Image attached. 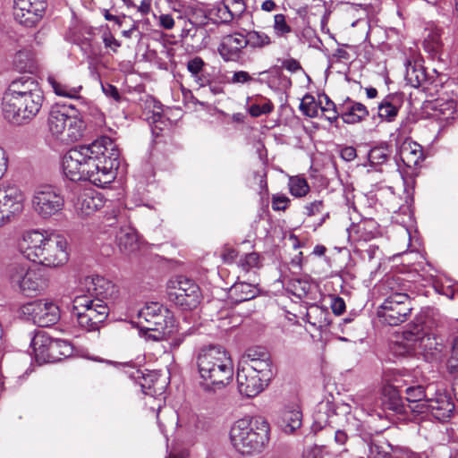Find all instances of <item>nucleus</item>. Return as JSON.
<instances>
[{
    "label": "nucleus",
    "mask_w": 458,
    "mask_h": 458,
    "mask_svg": "<svg viewBox=\"0 0 458 458\" xmlns=\"http://www.w3.org/2000/svg\"><path fill=\"white\" fill-rule=\"evenodd\" d=\"M233 450L243 457L260 454L270 439L269 424L259 417H246L237 420L229 432Z\"/></svg>",
    "instance_id": "20e7f679"
},
{
    "label": "nucleus",
    "mask_w": 458,
    "mask_h": 458,
    "mask_svg": "<svg viewBox=\"0 0 458 458\" xmlns=\"http://www.w3.org/2000/svg\"><path fill=\"white\" fill-rule=\"evenodd\" d=\"M67 249L65 237L55 233L27 231L18 241V250L23 257L50 267L63 266L68 261Z\"/></svg>",
    "instance_id": "f257e3e1"
},
{
    "label": "nucleus",
    "mask_w": 458,
    "mask_h": 458,
    "mask_svg": "<svg viewBox=\"0 0 458 458\" xmlns=\"http://www.w3.org/2000/svg\"><path fill=\"white\" fill-rule=\"evenodd\" d=\"M239 266L244 272L259 267V255L256 252L246 254L240 259Z\"/></svg>",
    "instance_id": "6e6d98bb"
},
{
    "label": "nucleus",
    "mask_w": 458,
    "mask_h": 458,
    "mask_svg": "<svg viewBox=\"0 0 458 458\" xmlns=\"http://www.w3.org/2000/svg\"><path fill=\"white\" fill-rule=\"evenodd\" d=\"M204 65L205 63L200 57H195L190 60L187 64L188 71L191 73V75L194 77L195 81L198 82L199 86L204 85V81L200 76Z\"/></svg>",
    "instance_id": "603ef678"
},
{
    "label": "nucleus",
    "mask_w": 458,
    "mask_h": 458,
    "mask_svg": "<svg viewBox=\"0 0 458 458\" xmlns=\"http://www.w3.org/2000/svg\"><path fill=\"white\" fill-rule=\"evenodd\" d=\"M448 369L452 373H458V336L453 344V355L448 360Z\"/></svg>",
    "instance_id": "e2e57ef3"
},
{
    "label": "nucleus",
    "mask_w": 458,
    "mask_h": 458,
    "mask_svg": "<svg viewBox=\"0 0 458 458\" xmlns=\"http://www.w3.org/2000/svg\"><path fill=\"white\" fill-rule=\"evenodd\" d=\"M114 141L107 136H102L89 145H86L88 157L85 164V181H89L93 173L97 162L101 163V158L106 156V151H114Z\"/></svg>",
    "instance_id": "a211bd4d"
},
{
    "label": "nucleus",
    "mask_w": 458,
    "mask_h": 458,
    "mask_svg": "<svg viewBox=\"0 0 458 458\" xmlns=\"http://www.w3.org/2000/svg\"><path fill=\"white\" fill-rule=\"evenodd\" d=\"M7 278L11 287L26 297L40 295L48 286V278L44 269L25 264L10 265Z\"/></svg>",
    "instance_id": "423d86ee"
},
{
    "label": "nucleus",
    "mask_w": 458,
    "mask_h": 458,
    "mask_svg": "<svg viewBox=\"0 0 458 458\" xmlns=\"http://www.w3.org/2000/svg\"><path fill=\"white\" fill-rule=\"evenodd\" d=\"M382 395V404L386 409L398 413L403 411V400L395 386L390 385L385 386Z\"/></svg>",
    "instance_id": "473e14b6"
},
{
    "label": "nucleus",
    "mask_w": 458,
    "mask_h": 458,
    "mask_svg": "<svg viewBox=\"0 0 458 458\" xmlns=\"http://www.w3.org/2000/svg\"><path fill=\"white\" fill-rule=\"evenodd\" d=\"M86 145L71 148L63 157L62 167L64 175L71 181H85V164L88 157Z\"/></svg>",
    "instance_id": "2eb2a0df"
},
{
    "label": "nucleus",
    "mask_w": 458,
    "mask_h": 458,
    "mask_svg": "<svg viewBox=\"0 0 458 458\" xmlns=\"http://www.w3.org/2000/svg\"><path fill=\"white\" fill-rule=\"evenodd\" d=\"M273 30L277 37H285L292 32V28L287 23L284 14L277 13L274 15Z\"/></svg>",
    "instance_id": "3c124183"
},
{
    "label": "nucleus",
    "mask_w": 458,
    "mask_h": 458,
    "mask_svg": "<svg viewBox=\"0 0 458 458\" xmlns=\"http://www.w3.org/2000/svg\"><path fill=\"white\" fill-rule=\"evenodd\" d=\"M247 47L245 37L242 33H233L225 36L218 46V53L225 62H236Z\"/></svg>",
    "instance_id": "6ab92c4d"
},
{
    "label": "nucleus",
    "mask_w": 458,
    "mask_h": 458,
    "mask_svg": "<svg viewBox=\"0 0 458 458\" xmlns=\"http://www.w3.org/2000/svg\"><path fill=\"white\" fill-rule=\"evenodd\" d=\"M73 313L77 317L79 326L86 331H96L99 328V325L95 323L85 311L73 310Z\"/></svg>",
    "instance_id": "5fc2aeb1"
},
{
    "label": "nucleus",
    "mask_w": 458,
    "mask_h": 458,
    "mask_svg": "<svg viewBox=\"0 0 458 458\" xmlns=\"http://www.w3.org/2000/svg\"><path fill=\"white\" fill-rule=\"evenodd\" d=\"M434 391L433 386L429 385L426 388L422 386H409L405 389L406 400L409 403V408L411 411L424 413L421 404L429 398L431 392Z\"/></svg>",
    "instance_id": "393cba45"
},
{
    "label": "nucleus",
    "mask_w": 458,
    "mask_h": 458,
    "mask_svg": "<svg viewBox=\"0 0 458 458\" xmlns=\"http://www.w3.org/2000/svg\"><path fill=\"white\" fill-rule=\"evenodd\" d=\"M369 455L373 458H401L397 448H394L386 441H373L369 445Z\"/></svg>",
    "instance_id": "e433bc0d"
},
{
    "label": "nucleus",
    "mask_w": 458,
    "mask_h": 458,
    "mask_svg": "<svg viewBox=\"0 0 458 458\" xmlns=\"http://www.w3.org/2000/svg\"><path fill=\"white\" fill-rule=\"evenodd\" d=\"M116 240L120 250L125 254L134 252L139 247L137 234L129 227L121 229L116 235Z\"/></svg>",
    "instance_id": "f704fd0d"
},
{
    "label": "nucleus",
    "mask_w": 458,
    "mask_h": 458,
    "mask_svg": "<svg viewBox=\"0 0 458 458\" xmlns=\"http://www.w3.org/2000/svg\"><path fill=\"white\" fill-rule=\"evenodd\" d=\"M388 158V150L383 147L373 148L369 153V160L373 165L385 163Z\"/></svg>",
    "instance_id": "4d7b16f0"
},
{
    "label": "nucleus",
    "mask_w": 458,
    "mask_h": 458,
    "mask_svg": "<svg viewBox=\"0 0 458 458\" xmlns=\"http://www.w3.org/2000/svg\"><path fill=\"white\" fill-rule=\"evenodd\" d=\"M405 78L407 81L415 88L420 87L427 80L423 67L416 64L411 65V64H409L406 68Z\"/></svg>",
    "instance_id": "c03bdc74"
},
{
    "label": "nucleus",
    "mask_w": 458,
    "mask_h": 458,
    "mask_svg": "<svg viewBox=\"0 0 458 458\" xmlns=\"http://www.w3.org/2000/svg\"><path fill=\"white\" fill-rule=\"evenodd\" d=\"M352 401L364 411H372L376 396L371 392H360L352 397Z\"/></svg>",
    "instance_id": "8fccbe9b"
},
{
    "label": "nucleus",
    "mask_w": 458,
    "mask_h": 458,
    "mask_svg": "<svg viewBox=\"0 0 458 458\" xmlns=\"http://www.w3.org/2000/svg\"><path fill=\"white\" fill-rule=\"evenodd\" d=\"M47 82L56 95L68 98L81 99L80 96L82 89L81 85H72L66 81L57 80L55 76H48Z\"/></svg>",
    "instance_id": "2f4dec72"
},
{
    "label": "nucleus",
    "mask_w": 458,
    "mask_h": 458,
    "mask_svg": "<svg viewBox=\"0 0 458 458\" xmlns=\"http://www.w3.org/2000/svg\"><path fill=\"white\" fill-rule=\"evenodd\" d=\"M104 205L100 194L92 190H85L78 194L74 201V208L82 216H88L101 208Z\"/></svg>",
    "instance_id": "4be33fe9"
},
{
    "label": "nucleus",
    "mask_w": 458,
    "mask_h": 458,
    "mask_svg": "<svg viewBox=\"0 0 458 458\" xmlns=\"http://www.w3.org/2000/svg\"><path fill=\"white\" fill-rule=\"evenodd\" d=\"M247 46L252 48H263L272 44L269 35L259 30H250L245 36Z\"/></svg>",
    "instance_id": "79ce46f5"
},
{
    "label": "nucleus",
    "mask_w": 458,
    "mask_h": 458,
    "mask_svg": "<svg viewBox=\"0 0 458 458\" xmlns=\"http://www.w3.org/2000/svg\"><path fill=\"white\" fill-rule=\"evenodd\" d=\"M426 113L433 119L440 123H448L454 119L455 103L449 99H434L425 104Z\"/></svg>",
    "instance_id": "5701e85b"
},
{
    "label": "nucleus",
    "mask_w": 458,
    "mask_h": 458,
    "mask_svg": "<svg viewBox=\"0 0 458 458\" xmlns=\"http://www.w3.org/2000/svg\"><path fill=\"white\" fill-rule=\"evenodd\" d=\"M322 98L325 102L323 103L322 100L319 101V109L325 119L330 123L336 122L340 116V110H337L335 104L327 95L324 94Z\"/></svg>",
    "instance_id": "de8ad7c7"
},
{
    "label": "nucleus",
    "mask_w": 458,
    "mask_h": 458,
    "mask_svg": "<svg viewBox=\"0 0 458 458\" xmlns=\"http://www.w3.org/2000/svg\"><path fill=\"white\" fill-rule=\"evenodd\" d=\"M72 110L71 106L55 105L48 114L49 131L63 141L73 142L82 136V122L70 114Z\"/></svg>",
    "instance_id": "0eeeda50"
},
{
    "label": "nucleus",
    "mask_w": 458,
    "mask_h": 458,
    "mask_svg": "<svg viewBox=\"0 0 458 458\" xmlns=\"http://www.w3.org/2000/svg\"><path fill=\"white\" fill-rule=\"evenodd\" d=\"M290 203V199L284 194H275L272 196V208L276 211H284Z\"/></svg>",
    "instance_id": "13d9d810"
},
{
    "label": "nucleus",
    "mask_w": 458,
    "mask_h": 458,
    "mask_svg": "<svg viewBox=\"0 0 458 458\" xmlns=\"http://www.w3.org/2000/svg\"><path fill=\"white\" fill-rule=\"evenodd\" d=\"M119 156V149L114 143V151H106V156L101 158V163H96L89 182L98 187H105L112 182L116 176Z\"/></svg>",
    "instance_id": "ddd939ff"
},
{
    "label": "nucleus",
    "mask_w": 458,
    "mask_h": 458,
    "mask_svg": "<svg viewBox=\"0 0 458 458\" xmlns=\"http://www.w3.org/2000/svg\"><path fill=\"white\" fill-rule=\"evenodd\" d=\"M25 196L16 185H0V227L19 216L24 208Z\"/></svg>",
    "instance_id": "9b49d317"
},
{
    "label": "nucleus",
    "mask_w": 458,
    "mask_h": 458,
    "mask_svg": "<svg viewBox=\"0 0 458 458\" xmlns=\"http://www.w3.org/2000/svg\"><path fill=\"white\" fill-rule=\"evenodd\" d=\"M200 386L205 391H216L227 386L233 377V365L228 352L220 346L201 349L196 358Z\"/></svg>",
    "instance_id": "39448f33"
},
{
    "label": "nucleus",
    "mask_w": 458,
    "mask_h": 458,
    "mask_svg": "<svg viewBox=\"0 0 458 458\" xmlns=\"http://www.w3.org/2000/svg\"><path fill=\"white\" fill-rule=\"evenodd\" d=\"M32 208L41 217L48 218L58 214L64 206V198L60 189L45 184L38 186L33 193Z\"/></svg>",
    "instance_id": "1a4fd4ad"
},
{
    "label": "nucleus",
    "mask_w": 458,
    "mask_h": 458,
    "mask_svg": "<svg viewBox=\"0 0 458 458\" xmlns=\"http://www.w3.org/2000/svg\"><path fill=\"white\" fill-rule=\"evenodd\" d=\"M405 286L401 277H387L379 287L385 299H394L395 295L407 294Z\"/></svg>",
    "instance_id": "c9c22d12"
},
{
    "label": "nucleus",
    "mask_w": 458,
    "mask_h": 458,
    "mask_svg": "<svg viewBox=\"0 0 458 458\" xmlns=\"http://www.w3.org/2000/svg\"><path fill=\"white\" fill-rule=\"evenodd\" d=\"M259 293L256 285L246 283L237 282L229 290L228 297L233 303H240L255 298Z\"/></svg>",
    "instance_id": "c756f323"
},
{
    "label": "nucleus",
    "mask_w": 458,
    "mask_h": 458,
    "mask_svg": "<svg viewBox=\"0 0 458 458\" xmlns=\"http://www.w3.org/2000/svg\"><path fill=\"white\" fill-rule=\"evenodd\" d=\"M377 109L378 117L383 121L391 123L395 120L400 105L394 97L387 96L378 104Z\"/></svg>",
    "instance_id": "72a5a7b5"
},
{
    "label": "nucleus",
    "mask_w": 458,
    "mask_h": 458,
    "mask_svg": "<svg viewBox=\"0 0 458 458\" xmlns=\"http://www.w3.org/2000/svg\"><path fill=\"white\" fill-rule=\"evenodd\" d=\"M302 423V412L298 404L293 403L284 407L280 418V427L285 433H293L300 428Z\"/></svg>",
    "instance_id": "bb28decb"
},
{
    "label": "nucleus",
    "mask_w": 458,
    "mask_h": 458,
    "mask_svg": "<svg viewBox=\"0 0 458 458\" xmlns=\"http://www.w3.org/2000/svg\"><path fill=\"white\" fill-rule=\"evenodd\" d=\"M13 65L20 71L32 73L37 69L34 54L30 50H20L13 57Z\"/></svg>",
    "instance_id": "4c0bfd02"
},
{
    "label": "nucleus",
    "mask_w": 458,
    "mask_h": 458,
    "mask_svg": "<svg viewBox=\"0 0 458 458\" xmlns=\"http://www.w3.org/2000/svg\"><path fill=\"white\" fill-rule=\"evenodd\" d=\"M329 313L327 310L318 306H310L306 313L307 322L316 328H322L329 324Z\"/></svg>",
    "instance_id": "58836bf2"
},
{
    "label": "nucleus",
    "mask_w": 458,
    "mask_h": 458,
    "mask_svg": "<svg viewBox=\"0 0 458 458\" xmlns=\"http://www.w3.org/2000/svg\"><path fill=\"white\" fill-rule=\"evenodd\" d=\"M305 214L309 216H312L320 214L324 210V203L322 200H315L307 204L304 207Z\"/></svg>",
    "instance_id": "0e129e2a"
},
{
    "label": "nucleus",
    "mask_w": 458,
    "mask_h": 458,
    "mask_svg": "<svg viewBox=\"0 0 458 458\" xmlns=\"http://www.w3.org/2000/svg\"><path fill=\"white\" fill-rule=\"evenodd\" d=\"M424 48L429 53H437L442 47L441 30L431 25L425 29Z\"/></svg>",
    "instance_id": "a19ab883"
},
{
    "label": "nucleus",
    "mask_w": 458,
    "mask_h": 458,
    "mask_svg": "<svg viewBox=\"0 0 458 458\" xmlns=\"http://www.w3.org/2000/svg\"><path fill=\"white\" fill-rule=\"evenodd\" d=\"M44 96H25L3 98V114L14 124H22L32 120L40 111Z\"/></svg>",
    "instance_id": "6e6552de"
},
{
    "label": "nucleus",
    "mask_w": 458,
    "mask_h": 458,
    "mask_svg": "<svg viewBox=\"0 0 458 458\" xmlns=\"http://www.w3.org/2000/svg\"><path fill=\"white\" fill-rule=\"evenodd\" d=\"M341 157L344 160L348 161V162L354 160L355 157H357V152H356L355 148H353L352 146L344 147L341 150Z\"/></svg>",
    "instance_id": "774afa93"
},
{
    "label": "nucleus",
    "mask_w": 458,
    "mask_h": 458,
    "mask_svg": "<svg viewBox=\"0 0 458 458\" xmlns=\"http://www.w3.org/2000/svg\"><path fill=\"white\" fill-rule=\"evenodd\" d=\"M329 406V402L320 403L318 404V409L314 415V423L312 425V428L315 431L321 430L329 423V414H327Z\"/></svg>",
    "instance_id": "49530a36"
},
{
    "label": "nucleus",
    "mask_w": 458,
    "mask_h": 458,
    "mask_svg": "<svg viewBox=\"0 0 458 458\" xmlns=\"http://www.w3.org/2000/svg\"><path fill=\"white\" fill-rule=\"evenodd\" d=\"M288 185L290 193L296 198L304 197L310 191L307 180L301 176L290 177Z\"/></svg>",
    "instance_id": "a18cd8bd"
},
{
    "label": "nucleus",
    "mask_w": 458,
    "mask_h": 458,
    "mask_svg": "<svg viewBox=\"0 0 458 458\" xmlns=\"http://www.w3.org/2000/svg\"><path fill=\"white\" fill-rule=\"evenodd\" d=\"M253 81V78L246 71L234 72L233 76L228 79V82L231 84H245Z\"/></svg>",
    "instance_id": "052dcab7"
},
{
    "label": "nucleus",
    "mask_w": 458,
    "mask_h": 458,
    "mask_svg": "<svg viewBox=\"0 0 458 458\" xmlns=\"http://www.w3.org/2000/svg\"><path fill=\"white\" fill-rule=\"evenodd\" d=\"M170 296H174L177 305L191 310L199 303V288L191 279L179 276L176 280V285L174 286V292L170 293Z\"/></svg>",
    "instance_id": "f3484780"
},
{
    "label": "nucleus",
    "mask_w": 458,
    "mask_h": 458,
    "mask_svg": "<svg viewBox=\"0 0 458 458\" xmlns=\"http://www.w3.org/2000/svg\"><path fill=\"white\" fill-rule=\"evenodd\" d=\"M221 257L225 262H232L237 257V251L230 246H225L222 252Z\"/></svg>",
    "instance_id": "338daca9"
},
{
    "label": "nucleus",
    "mask_w": 458,
    "mask_h": 458,
    "mask_svg": "<svg viewBox=\"0 0 458 458\" xmlns=\"http://www.w3.org/2000/svg\"><path fill=\"white\" fill-rule=\"evenodd\" d=\"M331 309L335 315H341L345 310V302L339 296H333L331 300Z\"/></svg>",
    "instance_id": "69168bd1"
},
{
    "label": "nucleus",
    "mask_w": 458,
    "mask_h": 458,
    "mask_svg": "<svg viewBox=\"0 0 458 458\" xmlns=\"http://www.w3.org/2000/svg\"><path fill=\"white\" fill-rule=\"evenodd\" d=\"M349 238L353 241L369 242L377 234V223L372 219H366L352 226L349 230Z\"/></svg>",
    "instance_id": "c85d7f7f"
},
{
    "label": "nucleus",
    "mask_w": 458,
    "mask_h": 458,
    "mask_svg": "<svg viewBox=\"0 0 458 458\" xmlns=\"http://www.w3.org/2000/svg\"><path fill=\"white\" fill-rule=\"evenodd\" d=\"M101 89H102L103 93L107 98H113L117 103L121 101L122 97L119 93L118 89L115 86H114L110 83H102Z\"/></svg>",
    "instance_id": "680f3d73"
},
{
    "label": "nucleus",
    "mask_w": 458,
    "mask_h": 458,
    "mask_svg": "<svg viewBox=\"0 0 458 458\" xmlns=\"http://www.w3.org/2000/svg\"><path fill=\"white\" fill-rule=\"evenodd\" d=\"M246 8L244 0H223V6L218 8L219 17L224 22H229L240 19Z\"/></svg>",
    "instance_id": "7c9ffc66"
},
{
    "label": "nucleus",
    "mask_w": 458,
    "mask_h": 458,
    "mask_svg": "<svg viewBox=\"0 0 458 458\" xmlns=\"http://www.w3.org/2000/svg\"><path fill=\"white\" fill-rule=\"evenodd\" d=\"M20 315L26 320H30L38 327H49L60 318L59 307L47 300H35L21 305Z\"/></svg>",
    "instance_id": "9d476101"
},
{
    "label": "nucleus",
    "mask_w": 458,
    "mask_h": 458,
    "mask_svg": "<svg viewBox=\"0 0 458 458\" xmlns=\"http://www.w3.org/2000/svg\"><path fill=\"white\" fill-rule=\"evenodd\" d=\"M399 157L407 167H415L423 160L422 147L415 141L406 140L400 146Z\"/></svg>",
    "instance_id": "a878e982"
},
{
    "label": "nucleus",
    "mask_w": 458,
    "mask_h": 458,
    "mask_svg": "<svg viewBox=\"0 0 458 458\" xmlns=\"http://www.w3.org/2000/svg\"><path fill=\"white\" fill-rule=\"evenodd\" d=\"M141 328L147 332L155 333L153 335H148L149 338L159 340L166 338V336H169L171 334H173L174 326L169 310L165 309V311H160L158 314L153 317L152 319L148 320L146 325H142Z\"/></svg>",
    "instance_id": "aec40b11"
},
{
    "label": "nucleus",
    "mask_w": 458,
    "mask_h": 458,
    "mask_svg": "<svg viewBox=\"0 0 458 458\" xmlns=\"http://www.w3.org/2000/svg\"><path fill=\"white\" fill-rule=\"evenodd\" d=\"M46 7L45 0H14L13 15L19 23L33 27L43 17Z\"/></svg>",
    "instance_id": "4468645a"
},
{
    "label": "nucleus",
    "mask_w": 458,
    "mask_h": 458,
    "mask_svg": "<svg viewBox=\"0 0 458 458\" xmlns=\"http://www.w3.org/2000/svg\"><path fill=\"white\" fill-rule=\"evenodd\" d=\"M404 338L408 342H419V345L420 348L424 350H437V346L440 344L436 336L433 335L431 337L430 335H423L422 336L415 335L411 332H405L404 333Z\"/></svg>",
    "instance_id": "37998d69"
},
{
    "label": "nucleus",
    "mask_w": 458,
    "mask_h": 458,
    "mask_svg": "<svg viewBox=\"0 0 458 458\" xmlns=\"http://www.w3.org/2000/svg\"><path fill=\"white\" fill-rule=\"evenodd\" d=\"M421 405L420 408L424 409V413H429L440 421L448 420L454 411V403L451 396L441 391L431 392L429 398Z\"/></svg>",
    "instance_id": "dca6fc26"
},
{
    "label": "nucleus",
    "mask_w": 458,
    "mask_h": 458,
    "mask_svg": "<svg viewBox=\"0 0 458 458\" xmlns=\"http://www.w3.org/2000/svg\"><path fill=\"white\" fill-rule=\"evenodd\" d=\"M52 337L44 331H38L31 340L30 346L34 357L38 363H47L49 360V347Z\"/></svg>",
    "instance_id": "cd10ccee"
},
{
    "label": "nucleus",
    "mask_w": 458,
    "mask_h": 458,
    "mask_svg": "<svg viewBox=\"0 0 458 458\" xmlns=\"http://www.w3.org/2000/svg\"><path fill=\"white\" fill-rule=\"evenodd\" d=\"M300 108L305 115L310 118L318 116L319 106L312 96H305L301 103Z\"/></svg>",
    "instance_id": "864d4df0"
},
{
    "label": "nucleus",
    "mask_w": 458,
    "mask_h": 458,
    "mask_svg": "<svg viewBox=\"0 0 458 458\" xmlns=\"http://www.w3.org/2000/svg\"><path fill=\"white\" fill-rule=\"evenodd\" d=\"M114 292L115 286L106 278L100 276H86L80 282L72 310L85 311L95 323L100 325L109 310L104 299L112 297Z\"/></svg>",
    "instance_id": "7ed1b4c3"
},
{
    "label": "nucleus",
    "mask_w": 458,
    "mask_h": 458,
    "mask_svg": "<svg viewBox=\"0 0 458 458\" xmlns=\"http://www.w3.org/2000/svg\"><path fill=\"white\" fill-rule=\"evenodd\" d=\"M160 311H165V308H164L162 304L158 302L147 303L144 308L139 311V318L140 319V323L141 326L143 325L142 320H144L145 323H148V320L152 319V318Z\"/></svg>",
    "instance_id": "09e8293b"
},
{
    "label": "nucleus",
    "mask_w": 458,
    "mask_h": 458,
    "mask_svg": "<svg viewBox=\"0 0 458 458\" xmlns=\"http://www.w3.org/2000/svg\"><path fill=\"white\" fill-rule=\"evenodd\" d=\"M102 40L105 47L111 48L114 53L117 52L121 47V43L113 36L109 30H106L102 34Z\"/></svg>",
    "instance_id": "bf43d9fd"
},
{
    "label": "nucleus",
    "mask_w": 458,
    "mask_h": 458,
    "mask_svg": "<svg viewBox=\"0 0 458 458\" xmlns=\"http://www.w3.org/2000/svg\"><path fill=\"white\" fill-rule=\"evenodd\" d=\"M412 310L408 294L395 295L394 299H385L379 306L377 315L389 326H398L405 322Z\"/></svg>",
    "instance_id": "f8f14e48"
},
{
    "label": "nucleus",
    "mask_w": 458,
    "mask_h": 458,
    "mask_svg": "<svg viewBox=\"0 0 458 458\" xmlns=\"http://www.w3.org/2000/svg\"><path fill=\"white\" fill-rule=\"evenodd\" d=\"M274 376L269 352L262 347L250 348L237 368V385L241 394L255 397L268 386Z\"/></svg>",
    "instance_id": "f03ea898"
},
{
    "label": "nucleus",
    "mask_w": 458,
    "mask_h": 458,
    "mask_svg": "<svg viewBox=\"0 0 458 458\" xmlns=\"http://www.w3.org/2000/svg\"><path fill=\"white\" fill-rule=\"evenodd\" d=\"M49 352L48 362H55L61 360L64 357L70 356L72 352V348L65 340L52 338Z\"/></svg>",
    "instance_id": "ea45409f"
},
{
    "label": "nucleus",
    "mask_w": 458,
    "mask_h": 458,
    "mask_svg": "<svg viewBox=\"0 0 458 458\" xmlns=\"http://www.w3.org/2000/svg\"><path fill=\"white\" fill-rule=\"evenodd\" d=\"M369 115L368 108L361 103L347 98L340 106V116L345 123L355 124Z\"/></svg>",
    "instance_id": "b1692460"
},
{
    "label": "nucleus",
    "mask_w": 458,
    "mask_h": 458,
    "mask_svg": "<svg viewBox=\"0 0 458 458\" xmlns=\"http://www.w3.org/2000/svg\"><path fill=\"white\" fill-rule=\"evenodd\" d=\"M38 82L31 76H21L13 81L3 98L42 95Z\"/></svg>",
    "instance_id": "412c9836"
}]
</instances>
